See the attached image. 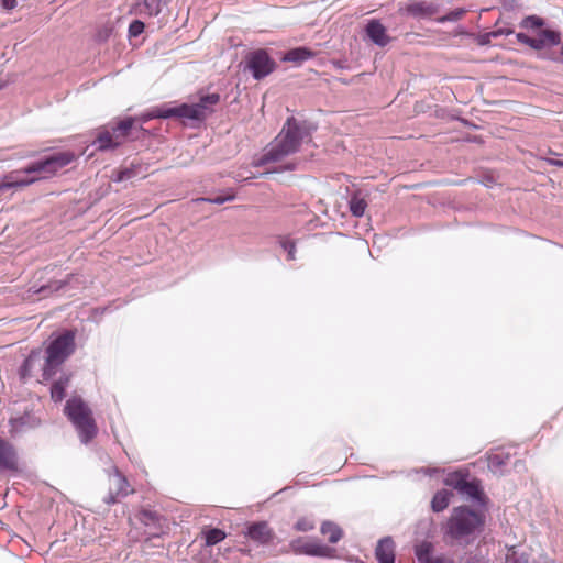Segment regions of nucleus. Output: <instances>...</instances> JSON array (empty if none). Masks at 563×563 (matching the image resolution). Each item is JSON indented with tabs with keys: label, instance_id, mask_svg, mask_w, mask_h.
I'll return each instance as SVG.
<instances>
[{
	"label": "nucleus",
	"instance_id": "1",
	"mask_svg": "<svg viewBox=\"0 0 563 563\" xmlns=\"http://www.w3.org/2000/svg\"><path fill=\"white\" fill-rule=\"evenodd\" d=\"M316 129L310 122L288 118L275 140L258 158L253 161V166L262 167L282 162L285 157L298 152L302 142L310 139Z\"/></svg>",
	"mask_w": 563,
	"mask_h": 563
},
{
	"label": "nucleus",
	"instance_id": "2",
	"mask_svg": "<svg viewBox=\"0 0 563 563\" xmlns=\"http://www.w3.org/2000/svg\"><path fill=\"white\" fill-rule=\"evenodd\" d=\"M75 158L71 152H58L43 161L34 162L26 168L10 173L5 181L0 184V192L11 187L27 186L41 178L56 174L60 168L69 165Z\"/></svg>",
	"mask_w": 563,
	"mask_h": 563
},
{
	"label": "nucleus",
	"instance_id": "3",
	"mask_svg": "<svg viewBox=\"0 0 563 563\" xmlns=\"http://www.w3.org/2000/svg\"><path fill=\"white\" fill-rule=\"evenodd\" d=\"M484 526V516L466 506L452 509L451 516L442 527L445 542L468 544Z\"/></svg>",
	"mask_w": 563,
	"mask_h": 563
},
{
	"label": "nucleus",
	"instance_id": "4",
	"mask_svg": "<svg viewBox=\"0 0 563 563\" xmlns=\"http://www.w3.org/2000/svg\"><path fill=\"white\" fill-rule=\"evenodd\" d=\"M219 93H209L201 96L199 101L196 103H183L175 107L164 104L162 107H157L146 114V119L179 118L186 120L202 121L213 112V107L219 103Z\"/></svg>",
	"mask_w": 563,
	"mask_h": 563
},
{
	"label": "nucleus",
	"instance_id": "5",
	"mask_svg": "<svg viewBox=\"0 0 563 563\" xmlns=\"http://www.w3.org/2000/svg\"><path fill=\"white\" fill-rule=\"evenodd\" d=\"M75 351V334L66 331L55 338L46 349V358L43 366V380H49L62 364Z\"/></svg>",
	"mask_w": 563,
	"mask_h": 563
},
{
	"label": "nucleus",
	"instance_id": "6",
	"mask_svg": "<svg viewBox=\"0 0 563 563\" xmlns=\"http://www.w3.org/2000/svg\"><path fill=\"white\" fill-rule=\"evenodd\" d=\"M65 413L75 426L82 443H88L96 437L97 426L91 409L81 398L73 397L68 399Z\"/></svg>",
	"mask_w": 563,
	"mask_h": 563
},
{
	"label": "nucleus",
	"instance_id": "7",
	"mask_svg": "<svg viewBox=\"0 0 563 563\" xmlns=\"http://www.w3.org/2000/svg\"><path fill=\"white\" fill-rule=\"evenodd\" d=\"M132 125L133 120L126 119L118 123L115 126H112L110 130L103 129L99 131L96 140L93 141V145H96L99 151L117 148L123 143Z\"/></svg>",
	"mask_w": 563,
	"mask_h": 563
},
{
	"label": "nucleus",
	"instance_id": "8",
	"mask_svg": "<svg viewBox=\"0 0 563 563\" xmlns=\"http://www.w3.org/2000/svg\"><path fill=\"white\" fill-rule=\"evenodd\" d=\"M516 38L519 43L541 52L545 48L559 45L561 43V33L554 30L543 29L540 30L534 37L520 32L516 34Z\"/></svg>",
	"mask_w": 563,
	"mask_h": 563
},
{
	"label": "nucleus",
	"instance_id": "9",
	"mask_svg": "<svg viewBox=\"0 0 563 563\" xmlns=\"http://www.w3.org/2000/svg\"><path fill=\"white\" fill-rule=\"evenodd\" d=\"M246 68L256 80L268 76L275 69V62L263 49L251 52L245 57Z\"/></svg>",
	"mask_w": 563,
	"mask_h": 563
},
{
	"label": "nucleus",
	"instance_id": "10",
	"mask_svg": "<svg viewBox=\"0 0 563 563\" xmlns=\"http://www.w3.org/2000/svg\"><path fill=\"white\" fill-rule=\"evenodd\" d=\"M446 484L464 495L467 499L479 505L484 504L483 492L477 481H467L462 476H454L446 481Z\"/></svg>",
	"mask_w": 563,
	"mask_h": 563
},
{
	"label": "nucleus",
	"instance_id": "11",
	"mask_svg": "<svg viewBox=\"0 0 563 563\" xmlns=\"http://www.w3.org/2000/svg\"><path fill=\"white\" fill-rule=\"evenodd\" d=\"M130 485L126 478L117 470L109 474V493L104 497V503L108 505L117 503L120 498L128 496L130 493Z\"/></svg>",
	"mask_w": 563,
	"mask_h": 563
},
{
	"label": "nucleus",
	"instance_id": "12",
	"mask_svg": "<svg viewBox=\"0 0 563 563\" xmlns=\"http://www.w3.org/2000/svg\"><path fill=\"white\" fill-rule=\"evenodd\" d=\"M290 548L295 553L313 556H330L333 552V549L320 543L317 540L306 541L302 538H298L291 541Z\"/></svg>",
	"mask_w": 563,
	"mask_h": 563
},
{
	"label": "nucleus",
	"instance_id": "13",
	"mask_svg": "<svg viewBox=\"0 0 563 563\" xmlns=\"http://www.w3.org/2000/svg\"><path fill=\"white\" fill-rule=\"evenodd\" d=\"M245 536L254 542L265 545L273 541L275 533L266 521H260L251 523Z\"/></svg>",
	"mask_w": 563,
	"mask_h": 563
},
{
	"label": "nucleus",
	"instance_id": "14",
	"mask_svg": "<svg viewBox=\"0 0 563 563\" xmlns=\"http://www.w3.org/2000/svg\"><path fill=\"white\" fill-rule=\"evenodd\" d=\"M19 471V457L15 449L8 441L0 439V472Z\"/></svg>",
	"mask_w": 563,
	"mask_h": 563
},
{
	"label": "nucleus",
	"instance_id": "15",
	"mask_svg": "<svg viewBox=\"0 0 563 563\" xmlns=\"http://www.w3.org/2000/svg\"><path fill=\"white\" fill-rule=\"evenodd\" d=\"M366 36L377 46L385 47L391 41L386 27L376 19H372L365 26Z\"/></svg>",
	"mask_w": 563,
	"mask_h": 563
},
{
	"label": "nucleus",
	"instance_id": "16",
	"mask_svg": "<svg viewBox=\"0 0 563 563\" xmlns=\"http://www.w3.org/2000/svg\"><path fill=\"white\" fill-rule=\"evenodd\" d=\"M395 544L391 538L382 539L376 547V559L379 563H395Z\"/></svg>",
	"mask_w": 563,
	"mask_h": 563
},
{
	"label": "nucleus",
	"instance_id": "17",
	"mask_svg": "<svg viewBox=\"0 0 563 563\" xmlns=\"http://www.w3.org/2000/svg\"><path fill=\"white\" fill-rule=\"evenodd\" d=\"M139 519L143 525L147 527H154L155 530L148 532L151 537H159V534L162 533V527L159 523L161 517L156 511L143 509L140 511Z\"/></svg>",
	"mask_w": 563,
	"mask_h": 563
},
{
	"label": "nucleus",
	"instance_id": "18",
	"mask_svg": "<svg viewBox=\"0 0 563 563\" xmlns=\"http://www.w3.org/2000/svg\"><path fill=\"white\" fill-rule=\"evenodd\" d=\"M406 12L415 18H430L438 12V9L427 2H412L407 5Z\"/></svg>",
	"mask_w": 563,
	"mask_h": 563
},
{
	"label": "nucleus",
	"instance_id": "19",
	"mask_svg": "<svg viewBox=\"0 0 563 563\" xmlns=\"http://www.w3.org/2000/svg\"><path fill=\"white\" fill-rule=\"evenodd\" d=\"M36 365H41V352L32 351L27 358L24 361L20 369L22 379H26L32 375V372Z\"/></svg>",
	"mask_w": 563,
	"mask_h": 563
},
{
	"label": "nucleus",
	"instance_id": "20",
	"mask_svg": "<svg viewBox=\"0 0 563 563\" xmlns=\"http://www.w3.org/2000/svg\"><path fill=\"white\" fill-rule=\"evenodd\" d=\"M320 531L323 536L328 537L331 543H338L343 536L342 529L332 521H324L321 525Z\"/></svg>",
	"mask_w": 563,
	"mask_h": 563
},
{
	"label": "nucleus",
	"instance_id": "21",
	"mask_svg": "<svg viewBox=\"0 0 563 563\" xmlns=\"http://www.w3.org/2000/svg\"><path fill=\"white\" fill-rule=\"evenodd\" d=\"M433 544L429 541H422L415 548L416 556L419 563H431Z\"/></svg>",
	"mask_w": 563,
	"mask_h": 563
},
{
	"label": "nucleus",
	"instance_id": "22",
	"mask_svg": "<svg viewBox=\"0 0 563 563\" xmlns=\"http://www.w3.org/2000/svg\"><path fill=\"white\" fill-rule=\"evenodd\" d=\"M313 56V53L306 47H298L286 53L284 60L291 63H302Z\"/></svg>",
	"mask_w": 563,
	"mask_h": 563
},
{
	"label": "nucleus",
	"instance_id": "23",
	"mask_svg": "<svg viewBox=\"0 0 563 563\" xmlns=\"http://www.w3.org/2000/svg\"><path fill=\"white\" fill-rule=\"evenodd\" d=\"M451 496H452V493L446 489L439 490L432 498V501H431L432 510L435 512H440V511L444 510L450 504Z\"/></svg>",
	"mask_w": 563,
	"mask_h": 563
},
{
	"label": "nucleus",
	"instance_id": "24",
	"mask_svg": "<svg viewBox=\"0 0 563 563\" xmlns=\"http://www.w3.org/2000/svg\"><path fill=\"white\" fill-rule=\"evenodd\" d=\"M69 377L63 375L58 380H56L51 388V397L54 401H60L65 397V389L68 385Z\"/></svg>",
	"mask_w": 563,
	"mask_h": 563
},
{
	"label": "nucleus",
	"instance_id": "25",
	"mask_svg": "<svg viewBox=\"0 0 563 563\" xmlns=\"http://www.w3.org/2000/svg\"><path fill=\"white\" fill-rule=\"evenodd\" d=\"M367 207V202L358 195H353L350 199V211L354 217H362Z\"/></svg>",
	"mask_w": 563,
	"mask_h": 563
},
{
	"label": "nucleus",
	"instance_id": "26",
	"mask_svg": "<svg viewBox=\"0 0 563 563\" xmlns=\"http://www.w3.org/2000/svg\"><path fill=\"white\" fill-rule=\"evenodd\" d=\"M206 537V545L211 547L216 545L217 543L221 542L225 538L224 531L218 528H213L208 530L205 533Z\"/></svg>",
	"mask_w": 563,
	"mask_h": 563
},
{
	"label": "nucleus",
	"instance_id": "27",
	"mask_svg": "<svg viewBox=\"0 0 563 563\" xmlns=\"http://www.w3.org/2000/svg\"><path fill=\"white\" fill-rule=\"evenodd\" d=\"M544 24L545 22L542 18L538 15H529L521 21L520 25L525 29L538 30L543 27Z\"/></svg>",
	"mask_w": 563,
	"mask_h": 563
},
{
	"label": "nucleus",
	"instance_id": "28",
	"mask_svg": "<svg viewBox=\"0 0 563 563\" xmlns=\"http://www.w3.org/2000/svg\"><path fill=\"white\" fill-rule=\"evenodd\" d=\"M465 10L462 8L455 9L453 11H450L448 14L440 16L437 19L439 23H445V22H455L462 19V16L465 14Z\"/></svg>",
	"mask_w": 563,
	"mask_h": 563
},
{
	"label": "nucleus",
	"instance_id": "29",
	"mask_svg": "<svg viewBox=\"0 0 563 563\" xmlns=\"http://www.w3.org/2000/svg\"><path fill=\"white\" fill-rule=\"evenodd\" d=\"M280 246L287 252V258L294 261L296 258V244L294 241L282 238L279 241Z\"/></svg>",
	"mask_w": 563,
	"mask_h": 563
},
{
	"label": "nucleus",
	"instance_id": "30",
	"mask_svg": "<svg viewBox=\"0 0 563 563\" xmlns=\"http://www.w3.org/2000/svg\"><path fill=\"white\" fill-rule=\"evenodd\" d=\"M145 8L150 15H157L163 5V0H144Z\"/></svg>",
	"mask_w": 563,
	"mask_h": 563
},
{
	"label": "nucleus",
	"instance_id": "31",
	"mask_svg": "<svg viewBox=\"0 0 563 563\" xmlns=\"http://www.w3.org/2000/svg\"><path fill=\"white\" fill-rule=\"evenodd\" d=\"M295 528L298 531H310L314 529V522L309 518H300L296 522Z\"/></svg>",
	"mask_w": 563,
	"mask_h": 563
},
{
	"label": "nucleus",
	"instance_id": "32",
	"mask_svg": "<svg viewBox=\"0 0 563 563\" xmlns=\"http://www.w3.org/2000/svg\"><path fill=\"white\" fill-rule=\"evenodd\" d=\"M144 31V23L140 20H134L129 26V34L132 37H136Z\"/></svg>",
	"mask_w": 563,
	"mask_h": 563
},
{
	"label": "nucleus",
	"instance_id": "33",
	"mask_svg": "<svg viewBox=\"0 0 563 563\" xmlns=\"http://www.w3.org/2000/svg\"><path fill=\"white\" fill-rule=\"evenodd\" d=\"M135 176V172L132 168H124L117 173V176L113 178L114 181H124L129 180Z\"/></svg>",
	"mask_w": 563,
	"mask_h": 563
},
{
	"label": "nucleus",
	"instance_id": "34",
	"mask_svg": "<svg viewBox=\"0 0 563 563\" xmlns=\"http://www.w3.org/2000/svg\"><path fill=\"white\" fill-rule=\"evenodd\" d=\"M541 57L552 62L563 63V43L559 53H543Z\"/></svg>",
	"mask_w": 563,
	"mask_h": 563
},
{
	"label": "nucleus",
	"instance_id": "35",
	"mask_svg": "<svg viewBox=\"0 0 563 563\" xmlns=\"http://www.w3.org/2000/svg\"><path fill=\"white\" fill-rule=\"evenodd\" d=\"M233 199H234V196L230 195V196H217L214 198H209V199L202 198L201 200L209 201V202L216 203V205H222V203H224L227 201H231Z\"/></svg>",
	"mask_w": 563,
	"mask_h": 563
},
{
	"label": "nucleus",
	"instance_id": "36",
	"mask_svg": "<svg viewBox=\"0 0 563 563\" xmlns=\"http://www.w3.org/2000/svg\"><path fill=\"white\" fill-rule=\"evenodd\" d=\"M1 5L7 10H12L16 7V0H1Z\"/></svg>",
	"mask_w": 563,
	"mask_h": 563
},
{
	"label": "nucleus",
	"instance_id": "37",
	"mask_svg": "<svg viewBox=\"0 0 563 563\" xmlns=\"http://www.w3.org/2000/svg\"><path fill=\"white\" fill-rule=\"evenodd\" d=\"M431 563H453V561L451 559H448L445 556H438V558H434Z\"/></svg>",
	"mask_w": 563,
	"mask_h": 563
},
{
	"label": "nucleus",
	"instance_id": "38",
	"mask_svg": "<svg viewBox=\"0 0 563 563\" xmlns=\"http://www.w3.org/2000/svg\"><path fill=\"white\" fill-rule=\"evenodd\" d=\"M547 162L552 166L563 167V159L548 158Z\"/></svg>",
	"mask_w": 563,
	"mask_h": 563
},
{
	"label": "nucleus",
	"instance_id": "39",
	"mask_svg": "<svg viewBox=\"0 0 563 563\" xmlns=\"http://www.w3.org/2000/svg\"><path fill=\"white\" fill-rule=\"evenodd\" d=\"M64 286V283L62 282H56L54 284H52L49 287L54 288L55 291L59 290L62 287Z\"/></svg>",
	"mask_w": 563,
	"mask_h": 563
},
{
	"label": "nucleus",
	"instance_id": "40",
	"mask_svg": "<svg viewBox=\"0 0 563 563\" xmlns=\"http://www.w3.org/2000/svg\"><path fill=\"white\" fill-rule=\"evenodd\" d=\"M296 168V164L295 163H288L287 165L284 166V170H292Z\"/></svg>",
	"mask_w": 563,
	"mask_h": 563
},
{
	"label": "nucleus",
	"instance_id": "41",
	"mask_svg": "<svg viewBox=\"0 0 563 563\" xmlns=\"http://www.w3.org/2000/svg\"><path fill=\"white\" fill-rule=\"evenodd\" d=\"M511 563H528V561H527L526 559L520 558V559H516V560H515L514 562H511Z\"/></svg>",
	"mask_w": 563,
	"mask_h": 563
},
{
	"label": "nucleus",
	"instance_id": "42",
	"mask_svg": "<svg viewBox=\"0 0 563 563\" xmlns=\"http://www.w3.org/2000/svg\"><path fill=\"white\" fill-rule=\"evenodd\" d=\"M501 33H503L501 31H495V32L489 33L488 35L497 37Z\"/></svg>",
	"mask_w": 563,
	"mask_h": 563
}]
</instances>
